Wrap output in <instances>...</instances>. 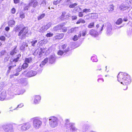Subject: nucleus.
<instances>
[{
	"label": "nucleus",
	"mask_w": 132,
	"mask_h": 132,
	"mask_svg": "<svg viewBox=\"0 0 132 132\" xmlns=\"http://www.w3.org/2000/svg\"><path fill=\"white\" fill-rule=\"evenodd\" d=\"M21 56V55L20 54H19L18 55H17V57L16 58L14 59L13 61L15 62H17L19 60L20 57Z\"/></svg>",
	"instance_id": "nucleus-26"
},
{
	"label": "nucleus",
	"mask_w": 132,
	"mask_h": 132,
	"mask_svg": "<svg viewBox=\"0 0 132 132\" xmlns=\"http://www.w3.org/2000/svg\"><path fill=\"white\" fill-rule=\"evenodd\" d=\"M25 15L24 14H20V17L21 18H23L25 17Z\"/></svg>",
	"instance_id": "nucleus-57"
},
{
	"label": "nucleus",
	"mask_w": 132,
	"mask_h": 132,
	"mask_svg": "<svg viewBox=\"0 0 132 132\" xmlns=\"http://www.w3.org/2000/svg\"><path fill=\"white\" fill-rule=\"evenodd\" d=\"M28 66V64L27 63H24L23 64V65H22V68L23 69H25Z\"/></svg>",
	"instance_id": "nucleus-43"
},
{
	"label": "nucleus",
	"mask_w": 132,
	"mask_h": 132,
	"mask_svg": "<svg viewBox=\"0 0 132 132\" xmlns=\"http://www.w3.org/2000/svg\"><path fill=\"white\" fill-rule=\"evenodd\" d=\"M37 72L36 71L31 70L28 72L27 75L28 77H31L35 76Z\"/></svg>",
	"instance_id": "nucleus-15"
},
{
	"label": "nucleus",
	"mask_w": 132,
	"mask_h": 132,
	"mask_svg": "<svg viewBox=\"0 0 132 132\" xmlns=\"http://www.w3.org/2000/svg\"><path fill=\"white\" fill-rule=\"evenodd\" d=\"M63 50H60L59 51L57 52V54L59 55H62L64 53H65Z\"/></svg>",
	"instance_id": "nucleus-36"
},
{
	"label": "nucleus",
	"mask_w": 132,
	"mask_h": 132,
	"mask_svg": "<svg viewBox=\"0 0 132 132\" xmlns=\"http://www.w3.org/2000/svg\"><path fill=\"white\" fill-rule=\"evenodd\" d=\"M23 106V103H21L20 104H19L16 108L13 109V110H18L17 108H21Z\"/></svg>",
	"instance_id": "nucleus-35"
},
{
	"label": "nucleus",
	"mask_w": 132,
	"mask_h": 132,
	"mask_svg": "<svg viewBox=\"0 0 132 132\" xmlns=\"http://www.w3.org/2000/svg\"><path fill=\"white\" fill-rule=\"evenodd\" d=\"M78 16L79 17H82L83 16V14L81 12H80L78 14Z\"/></svg>",
	"instance_id": "nucleus-60"
},
{
	"label": "nucleus",
	"mask_w": 132,
	"mask_h": 132,
	"mask_svg": "<svg viewBox=\"0 0 132 132\" xmlns=\"http://www.w3.org/2000/svg\"><path fill=\"white\" fill-rule=\"evenodd\" d=\"M29 5L33 8H36L38 6V3L36 0H30Z\"/></svg>",
	"instance_id": "nucleus-9"
},
{
	"label": "nucleus",
	"mask_w": 132,
	"mask_h": 132,
	"mask_svg": "<svg viewBox=\"0 0 132 132\" xmlns=\"http://www.w3.org/2000/svg\"><path fill=\"white\" fill-rule=\"evenodd\" d=\"M85 22V21L84 20L82 19H80L78 20L76 22V23L77 24H79L80 23H84Z\"/></svg>",
	"instance_id": "nucleus-29"
},
{
	"label": "nucleus",
	"mask_w": 132,
	"mask_h": 132,
	"mask_svg": "<svg viewBox=\"0 0 132 132\" xmlns=\"http://www.w3.org/2000/svg\"><path fill=\"white\" fill-rule=\"evenodd\" d=\"M66 46L67 45L66 44H64L62 45V48L63 49L62 50L64 51V52H67L69 50V47H68L66 49L65 48H66Z\"/></svg>",
	"instance_id": "nucleus-22"
},
{
	"label": "nucleus",
	"mask_w": 132,
	"mask_h": 132,
	"mask_svg": "<svg viewBox=\"0 0 132 132\" xmlns=\"http://www.w3.org/2000/svg\"><path fill=\"white\" fill-rule=\"evenodd\" d=\"M94 22H92L90 23L88 26V28H91L94 27Z\"/></svg>",
	"instance_id": "nucleus-41"
},
{
	"label": "nucleus",
	"mask_w": 132,
	"mask_h": 132,
	"mask_svg": "<svg viewBox=\"0 0 132 132\" xmlns=\"http://www.w3.org/2000/svg\"><path fill=\"white\" fill-rule=\"evenodd\" d=\"M91 60L93 62H97L98 60L96 56H92L91 57Z\"/></svg>",
	"instance_id": "nucleus-28"
},
{
	"label": "nucleus",
	"mask_w": 132,
	"mask_h": 132,
	"mask_svg": "<svg viewBox=\"0 0 132 132\" xmlns=\"http://www.w3.org/2000/svg\"><path fill=\"white\" fill-rule=\"evenodd\" d=\"M28 28L23 27L20 31L18 35L21 39L25 38L28 35Z\"/></svg>",
	"instance_id": "nucleus-3"
},
{
	"label": "nucleus",
	"mask_w": 132,
	"mask_h": 132,
	"mask_svg": "<svg viewBox=\"0 0 132 132\" xmlns=\"http://www.w3.org/2000/svg\"><path fill=\"white\" fill-rule=\"evenodd\" d=\"M53 34L52 33H48L46 35V36L47 37H50L53 36Z\"/></svg>",
	"instance_id": "nucleus-49"
},
{
	"label": "nucleus",
	"mask_w": 132,
	"mask_h": 132,
	"mask_svg": "<svg viewBox=\"0 0 132 132\" xmlns=\"http://www.w3.org/2000/svg\"><path fill=\"white\" fill-rule=\"evenodd\" d=\"M3 128L6 132H14L13 126L11 124H6L3 126Z\"/></svg>",
	"instance_id": "nucleus-6"
},
{
	"label": "nucleus",
	"mask_w": 132,
	"mask_h": 132,
	"mask_svg": "<svg viewBox=\"0 0 132 132\" xmlns=\"http://www.w3.org/2000/svg\"><path fill=\"white\" fill-rule=\"evenodd\" d=\"M28 46V44L26 43L23 42L20 46V49L21 50H23L26 47H27Z\"/></svg>",
	"instance_id": "nucleus-20"
},
{
	"label": "nucleus",
	"mask_w": 132,
	"mask_h": 132,
	"mask_svg": "<svg viewBox=\"0 0 132 132\" xmlns=\"http://www.w3.org/2000/svg\"><path fill=\"white\" fill-rule=\"evenodd\" d=\"M65 127H66V131L67 132H70L71 131H75L77 130V129L75 127V124L70 122L69 119L65 120Z\"/></svg>",
	"instance_id": "nucleus-2"
},
{
	"label": "nucleus",
	"mask_w": 132,
	"mask_h": 132,
	"mask_svg": "<svg viewBox=\"0 0 132 132\" xmlns=\"http://www.w3.org/2000/svg\"><path fill=\"white\" fill-rule=\"evenodd\" d=\"M70 16V15L69 14H68L65 15V19H66L67 18H68Z\"/></svg>",
	"instance_id": "nucleus-63"
},
{
	"label": "nucleus",
	"mask_w": 132,
	"mask_h": 132,
	"mask_svg": "<svg viewBox=\"0 0 132 132\" xmlns=\"http://www.w3.org/2000/svg\"><path fill=\"white\" fill-rule=\"evenodd\" d=\"M16 11V10L15 9L13 8L11 9V13L12 14H14L15 13Z\"/></svg>",
	"instance_id": "nucleus-54"
},
{
	"label": "nucleus",
	"mask_w": 132,
	"mask_h": 132,
	"mask_svg": "<svg viewBox=\"0 0 132 132\" xmlns=\"http://www.w3.org/2000/svg\"><path fill=\"white\" fill-rule=\"evenodd\" d=\"M77 5V4L76 3H74L70 4L69 6V7L70 8H73L76 6Z\"/></svg>",
	"instance_id": "nucleus-40"
},
{
	"label": "nucleus",
	"mask_w": 132,
	"mask_h": 132,
	"mask_svg": "<svg viewBox=\"0 0 132 132\" xmlns=\"http://www.w3.org/2000/svg\"><path fill=\"white\" fill-rule=\"evenodd\" d=\"M45 14L44 13L40 15L37 17V19L38 20H40L43 18L45 16Z\"/></svg>",
	"instance_id": "nucleus-30"
},
{
	"label": "nucleus",
	"mask_w": 132,
	"mask_h": 132,
	"mask_svg": "<svg viewBox=\"0 0 132 132\" xmlns=\"http://www.w3.org/2000/svg\"><path fill=\"white\" fill-rule=\"evenodd\" d=\"M104 26V24H102L101 27H99L98 29H97V30L100 31H101L102 30Z\"/></svg>",
	"instance_id": "nucleus-42"
},
{
	"label": "nucleus",
	"mask_w": 132,
	"mask_h": 132,
	"mask_svg": "<svg viewBox=\"0 0 132 132\" xmlns=\"http://www.w3.org/2000/svg\"><path fill=\"white\" fill-rule=\"evenodd\" d=\"M98 81L100 83H102L103 82V79L101 78H100L98 79Z\"/></svg>",
	"instance_id": "nucleus-48"
},
{
	"label": "nucleus",
	"mask_w": 132,
	"mask_h": 132,
	"mask_svg": "<svg viewBox=\"0 0 132 132\" xmlns=\"http://www.w3.org/2000/svg\"><path fill=\"white\" fill-rule=\"evenodd\" d=\"M78 39V37L76 35H75L74 37L73 38V40L74 41H76Z\"/></svg>",
	"instance_id": "nucleus-55"
},
{
	"label": "nucleus",
	"mask_w": 132,
	"mask_h": 132,
	"mask_svg": "<svg viewBox=\"0 0 132 132\" xmlns=\"http://www.w3.org/2000/svg\"><path fill=\"white\" fill-rule=\"evenodd\" d=\"M34 103L35 104L38 103L41 99L39 95L35 96L34 97Z\"/></svg>",
	"instance_id": "nucleus-13"
},
{
	"label": "nucleus",
	"mask_w": 132,
	"mask_h": 132,
	"mask_svg": "<svg viewBox=\"0 0 132 132\" xmlns=\"http://www.w3.org/2000/svg\"><path fill=\"white\" fill-rule=\"evenodd\" d=\"M40 5L42 6H45L46 4V0H40Z\"/></svg>",
	"instance_id": "nucleus-32"
},
{
	"label": "nucleus",
	"mask_w": 132,
	"mask_h": 132,
	"mask_svg": "<svg viewBox=\"0 0 132 132\" xmlns=\"http://www.w3.org/2000/svg\"><path fill=\"white\" fill-rule=\"evenodd\" d=\"M109 9H110L109 10L110 11H112L113 10V7L114 6L113 5H110L109 6Z\"/></svg>",
	"instance_id": "nucleus-46"
},
{
	"label": "nucleus",
	"mask_w": 132,
	"mask_h": 132,
	"mask_svg": "<svg viewBox=\"0 0 132 132\" xmlns=\"http://www.w3.org/2000/svg\"><path fill=\"white\" fill-rule=\"evenodd\" d=\"M60 2V1L57 0L56 1H54L53 2V4L55 5H56L57 4L59 3Z\"/></svg>",
	"instance_id": "nucleus-50"
},
{
	"label": "nucleus",
	"mask_w": 132,
	"mask_h": 132,
	"mask_svg": "<svg viewBox=\"0 0 132 132\" xmlns=\"http://www.w3.org/2000/svg\"><path fill=\"white\" fill-rule=\"evenodd\" d=\"M87 33V31L86 30H83L82 32V36H84Z\"/></svg>",
	"instance_id": "nucleus-47"
},
{
	"label": "nucleus",
	"mask_w": 132,
	"mask_h": 132,
	"mask_svg": "<svg viewBox=\"0 0 132 132\" xmlns=\"http://www.w3.org/2000/svg\"><path fill=\"white\" fill-rule=\"evenodd\" d=\"M6 97V94L4 92H3L0 95V100L1 101L4 100L5 98Z\"/></svg>",
	"instance_id": "nucleus-19"
},
{
	"label": "nucleus",
	"mask_w": 132,
	"mask_h": 132,
	"mask_svg": "<svg viewBox=\"0 0 132 132\" xmlns=\"http://www.w3.org/2000/svg\"><path fill=\"white\" fill-rule=\"evenodd\" d=\"M63 25L62 24L59 25L54 27L53 30L55 31H57L61 29Z\"/></svg>",
	"instance_id": "nucleus-21"
},
{
	"label": "nucleus",
	"mask_w": 132,
	"mask_h": 132,
	"mask_svg": "<svg viewBox=\"0 0 132 132\" xmlns=\"http://www.w3.org/2000/svg\"><path fill=\"white\" fill-rule=\"evenodd\" d=\"M129 7V6H127V4H122L120 6V10L121 11L125 10Z\"/></svg>",
	"instance_id": "nucleus-17"
},
{
	"label": "nucleus",
	"mask_w": 132,
	"mask_h": 132,
	"mask_svg": "<svg viewBox=\"0 0 132 132\" xmlns=\"http://www.w3.org/2000/svg\"><path fill=\"white\" fill-rule=\"evenodd\" d=\"M33 121L34 127L36 129H38L40 127L42 124V122L38 117H35L31 119Z\"/></svg>",
	"instance_id": "nucleus-5"
},
{
	"label": "nucleus",
	"mask_w": 132,
	"mask_h": 132,
	"mask_svg": "<svg viewBox=\"0 0 132 132\" xmlns=\"http://www.w3.org/2000/svg\"><path fill=\"white\" fill-rule=\"evenodd\" d=\"M107 34L108 35H109L112 34V28L111 24L109 23H107Z\"/></svg>",
	"instance_id": "nucleus-10"
},
{
	"label": "nucleus",
	"mask_w": 132,
	"mask_h": 132,
	"mask_svg": "<svg viewBox=\"0 0 132 132\" xmlns=\"http://www.w3.org/2000/svg\"><path fill=\"white\" fill-rule=\"evenodd\" d=\"M14 1L15 3L16 4L19 3V2L20 1L19 0H14Z\"/></svg>",
	"instance_id": "nucleus-64"
},
{
	"label": "nucleus",
	"mask_w": 132,
	"mask_h": 132,
	"mask_svg": "<svg viewBox=\"0 0 132 132\" xmlns=\"http://www.w3.org/2000/svg\"><path fill=\"white\" fill-rule=\"evenodd\" d=\"M48 61V58H46L42 62V63L39 65H37V66L39 67H42L43 66L45 65L47 62Z\"/></svg>",
	"instance_id": "nucleus-16"
},
{
	"label": "nucleus",
	"mask_w": 132,
	"mask_h": 132,
	"mask_svg": "<svg viewBox=\"0 0 132 132\" xmlns=\"http://www.w3.org/2000/svg\"><path fill=\"white\" fill-rule=\"evenodd\" d=\"M44 53L43 50L42 48L39 47L35 51L33 54L34 55H39L40 57Z\"/></svg>",
	"instance_id": "nucleus-8"
},
{
	"label": "nucleus",
	"mask_w": 132,
	"mask_h": 132,
	"mask_svg": "<svg viewBox=\"0 0 132 132\" xmlns=\"http://www.w3.org/2000/svg\"><path fill=\"white\" fill-rule=\"evenodd\" d=\"M77 17L76 16H72V20H75L77 19Z\"/></svg>",
	"instance_id": "nucleus-61"
},
{
	"label": "nucleus",
	"mask_w": 132,
	"mask_h": 132,
	"mask_svg": "<svg viewBox=\"0 0 132 132\" xmlns=\"http://www.w3.org/2000/svg\"><path fill=\"white\" fill-rule=\"evenodd\" d=\"M29 6V4L28 5H26L24 8V10H28Z\"/></svg>",
	"instance_id": "nucleus-51"
},
{
	"label": "nucleus",
	"mask_w": 132,
	"mask_h": 132,
	"mask_svg": "<svg viewBox=\"0 0 132 132\" xmlns=\"http://www.w3.org/2000/svg\"><path fill=\"white\" fill-rule=\"evenodd\" d=\"M91 11L90 9H85L83 10V12L87 13V12H90Z\"/></svg>",
	"instance_id": "nucleus-44"
},
{
	"label": "nucleus",
	"mask_w": 132,
	"mask_h": 132,
	"mask_svg": "<svg viewBox=\"0 0 132 132\" xmlns=\"http://www.w3.org/2000/svg\"><path fill=\"white\" fill-rule=\"evenodd\" d=\"M89 128V126L88 125H84L82 127V131L84 132H86L88 129Z\"/></svg>",
	"instance_id": "nucleus-25"
},
{
	"label": "nucleus",
	"mask_w": 132,
	"mask_h": 132,
	"mask_svg": "<svg viewBox=\"0 0 132 132\" xmlns=\"http://www.w3.org/2000/svg\"><path fill=\"white\" fill-rule=\"evenodd\" d=\"M56 57L54 54L51 55L49 57V62L50 63L52 64L54 63L55 61Z\"/></svg>",
	"instance_id": "nucleus-11"
},
{
	"label": "nucleus",
	"mask_w": 132,
	"mask_h": 132,
	"mask_svg": "<svg viewBox=\"0 0 132 132\" xmlns=\"http://www.w3.org/2000/svg\"><path fill=\"white\" fill-rule=\"evenodd\" d=\"M31 125L29 123H25L22 125L21 127V129L22 131H25L29 129Z\"/></svg>",
	"instance_id": "nucleus-7"
},
{
	"label": "nucleus",
	"mask_w": 132,
	"mask_h": 132,
	"mask_svg": "<svg viewBox=\"0 0 132 132\" xmlns=\"http://www.w3.org/2000/svg\"><path fill=\"white\" fill-rule=\"evenodd\" d=\"M21 70V68L20 67H19L18 68L16 69V72H20Z\"/></svg>",
	"instance_id": "nucleus-58"
},
{
	"label": "nucleus",
	"mask_w": 132,
	"mask_h": 132,
	"mask_svg": "<svg viewBox=\"0 0 132 132\" xmlns=\"http://www.w3.org/2000/svg\"><path fill=\"white\" fill-rule=\"evenodd\" d=\"M49 124L52 127L55 128L58 126V120L57 118L54 116H51L49 118Z\"/></svg>",
	"instance_id": "nucleus-4"
},
{
	"label": "nucleus",
	"mask_w": 132,
	"mask_h": 132,
	"mask_svg": "<svg viewBox=\"0 0 132 132\" xmlns=\"http://www.w3.org/2000/svg\"><path fill=\"white\" fill-rule=\"evenodd\" d=\"M51 23H48L46 26H43L41 28L40 30L42 31V32H44L46 31L48 28H49L51 26Z\"/></svg>",
	"instance_id": "nucleus-12"
},
{
	"label": "nucleus",
	"mask_w": 132,
	"mask_h": 132,
	"mask_svg": "<svg viewBox=\"0 0 132 132\" xmlns=\"http://www.w3.org/2000/svg\"><path fill=\"white\" fill-rule=\"evenodd\" d=\"M118 81L124 85H127L131 82L129 76L127 73L120 72L117 76Z\"/></svg>",
	"instance_id": "nucleus-1"
},
{
	"label": "nucleus",
	"mask_w": 132,
	"mask_h": 132,
	"mask_svg": "<svg viewBox=\"0 0 132 132\" xmlns=\"http://www.w3.org/2000/svg\"><path fill=\"white\" fill-rule=\"evenodd\" d=\"M66 13L65 12H62L61 15L60 17V19L61 20H64L65 17V15Z\"/></svg>",
	"instance_id": "nucleus-27"
},
{
	"label": "nucleus",
	"mask_w": 132,
	"mask_h": 132,
	"mask_svg": "<svg viewBox=\"0 0 132 132\" xmlns=\"http://www.w3.org/2000/svg\"><path fill=\"white\" fill-rule=\"evenodd\" d=\"M0 40L2 41H5V37L4 36H2L0 37Z\"/></svg>",
	"instance_id": "nucleus-52"
},
{
	"label": "nucleus",
	"mask_w": 132,
	"mask_h": 132,
	"mask_svg": "<svg viewBox=\"0 0 132 132\" xmlns=\"http://www.w3.org/2000/svg\"><path fill=\"white\" fill-rule=\"evenodd\" d=\"M98 16L97 14H93L92 15V17H94L93 19H96L97 18Z\"/></svg>",
	"instance_id": "nucleus-53"
},
{
	"label": "nucleus",
	"mask_w": 132,
	"mask_h": 132,
	"mask_svg": "<svg viewBox=\"0 0 132 132\" xmlns=\"http://www.w3.org/2000/svg\"><path fill=\"white\" fill-rule=\"evenodd\" d=\"M90 34L92 36L95 37L98 36V32L95 30L92 29L89 31Z\"/></svg>",
	"instance_id": "nucleus-14"
},
{
	"label": "nucleus",
	"mask_w": 132,
	"mask_h": 132,
	"mask_svg": "<svg viewBox=\"0 0 132 132\" xmlns=\"http://www.w3.org/2000/svg\"><path fill=\"white\" fill-rule=\"evenodd\" d=\"M37 40H33L31 42V46L34 47H35V44L37 43Z\"/></svg>",
	"instance_id": "nucleus-31"
},
{
	"label": "nucleus",
	"mask_w": 132,
	"mask_h": 132,
	"mask_svg": "<svg viewBox=\"0 0 132 132\" xmlns=\"http://www.w3.org/2000/svg\"><path fill=\"white\" fill-rule=\"evenodd\" d=\"M16 47H15L14 49L11 51L10 53V54L11 55H14L15 53H16Z\"/></svg>",
	"instance_id": "nucleus-34"
},
{
	"label": "nucleus",
	"mask_w": 132,
	"mask_h": 132,
	"mask_svg": "<svg viewBox=\"0 0 132 132\" xmlns=\"http://www.w3.org/2000/svg\"><path fill=\"white\" fill-rule=\"evenodd\" d=\"M122 22V19L121 18L119 19L116 22V24H121Z\"/></svg>",
	"instance_id": "nucleus-37"
},
{
	"label": "nucleus",
	"mask_w": 132,
	"mask_h": 132,
	"mask_svg": "<svg viewBox=\"0 0 132 132\" xmlns=\"http://www.w3.org/2000/svg\"><path fill=\"white\" fill-rule=\"evenodd\" d=\"M32 58L31 57L26 58L25 60V62L26 63H30L32 61Z\"/></svg>",
	"instance_id": "nucleus-33"
},
{
	"label": "nucleus",
	"mask_w": 132,
	"mask_h": 132,
	"mask_svg": "<svg viewBox=\"0 0 132 132\" xmlns=\"http://www.w3.org/2000/svg\"><path fill=\"white\" fill-rule=\"evenodd\" d=\"M71 0H65L64 2L65 4L67 5H68L70 4H71Z\"/></svg>",
	"instance_id": "nucleus-38"
},
{
	"label": "nucleus",
	"mask_w": 132,
	"mask_h": 132,
	"mask_svg": "<svg viewBox=\"0 0 132 132\" xmlns=\"http://www.w3.org/2000/svg\"><path fill=\"white\" fill-rule=\"evenodd\" d=\"M75 28H71L70 29L68 30V32L69 33L73 32L75 31Z\"/></svg>",
	"instance_id": "nucleus-39"
},
{
	"label": "nucleus",
	"mask_w": 132,
	"mask_h": 132,
	"mask_svg": "<svg viewBox=\"0 0 132 132\" xmlns=\"http://www.w3.org/2000/svg\"><path fill=\"white\" fill-rule=\"evenodd\" d=\"M5 50H2L1 52V55L2 56L4 55L5 53Z\"/></svg>",
	"instance_id": "nucleus-59"
},
{
	"label": "nucleus",
	"mask_w": 132,
	"mask_h": 132,
	"mask_svg": "<svg viewBox=\"0 0 132 132\" xmlns=\"http://www.w3.org/2000/svg\"><path fill=\"white\" fill-rule=\"evenodd\" d=\"M15 23V22L14 20H11L9 21L8 24L9 26L12 27L14 25Z\"/></svg>",
	"instance_id": "nucleus-23"
},
{
	"label": "nucleus",
	"mask_w": 132,
	"mask_h": 132,
	"mask_svg": "<svg viewBox=\"0 0 132 132\" xmlns=\"http://www.w3.org/2000/svg\"><path fill=\"white\" fill-rule=\"evenodd\" d=\"M64 36V34H60L54 37V39H62Z\"/></svg>",
	"instance_id": "nucleus-18"
},
{
	"label": "nucleus",
	"mask_w": 132,
	"mask_h": 132,
	"mask_svg": "<svg viewBox=\"0 0 132 132\" xmlns=\"http://www.w3.org/2000/svg\"><path fill=\"white\" fill-rule=\"evenodd\" d=\"M18 91H20V92L19 93H17L18 95H20V94H22L25 91L24 90H20L19 89H18L17 90Z\"/></svg>",
	"instance_id": "nucleus-45"
},
{
	"label": "nucleus",
	"mask_w": 132,
	"mask_h": 132,
	"mask_svg": "<svg viewBox=\"0 0 132 132\" xmlns=\"http://www.w3.org/2000/svg\"><path fill=\"white\" fill-rule=\"evenodd\" d=\"M67 27H64L62 29V31L63 32H66L67 31Z\"/></svg>",
	"instance_id": "nucleus-56"
},
{
	"label": "nucleus",
	"mask_w": 132,
	"mask_h": 132,
	"mask_svg": "<svg viewBox=\"0 0 132 132\" xmlns=\"http://www.w3.org/2000/svg\"><path fill=\"white\" fill-rule=\"evenodd\" d=\"M16 66V65H12V66H10L9 67V70H10L11 69V68L14 67H15Z\"/></svg>",
	"instance_id": "nucleus-62"
},
{
	"label": "nucleus",
	"mask_w": 132,
	"mask_h": 132,
	"mask_svg": "<svg viewBox=\"0 0 132 132\" xmlns=\"http://www.w3.org/2000/svg\"><path fill=\"white\" fill-rule=\"evenodd\" d=\"M21 28V26L20 25H17L14 28V30L15 32H17L19 30H20Z\"/></svg>",
	"instance_id": "nucleus-24"
}]
</instances>
